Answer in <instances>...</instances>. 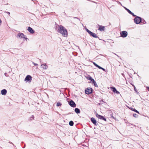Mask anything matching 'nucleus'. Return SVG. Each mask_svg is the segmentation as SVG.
<instances>
[{"mask_svg": "<svg viewBox=\"0 0 149 149\" xmlns=\"http://www.w3.org/2000/svg\"><path fill=\"white\" fill-rule=\"evenodd\" d=\"M57 32L61 34L64 37H67L68 36V32L67 29L63 26L58 25V27H56Z\"/></svg>", "mask_w": 149, "mask_h": 149, "instance_id": "obj_1", "label": "nucleus"}, {"mask_svg": "<svg viewBox=\"0 0 149 149\" xmlns=\"http://www.w3.org/2000/svg\"><path fill=\"white\" fill-rule=\"evenodd\" d=\"M134 22L136 24H139L141 22V18L138 16H136L134 19Z\"/></svg>", "mask_w": 149, "mask_h": 149, "instance_id": "obj_2", "label": "nucleus"}, {"mask_svg": "<svg viewBox=\"0 0 149 149\" xmlns=\"http://www.w3.org/2000/svg\"><path fill=\"white\" fill-rule=\"evenodd\" d=\"M121 36L123 38L126 37L127 35V31H121L120 33Z\"/></svg>", "mask_w": 149, "mask_h": 149, "instance_id": "obj_3", "label": "nucleus"}, {"mask_svg": "<svg viewBox=\"0 0 149 149\" xmlns=\"http://www.w3.org/2000/svg\"><path fill=\"white\" fill-rule=\"evenodd\" d=\"M92 93V89L91 88H88L85 90V93L87 94H89Z\"/></svg>", "mask_w": 149, "mask_h": 149, "instance_id": "obj_4", "label": "nucleus"}, {"mask_svg": "<svg viewBox=\"0 0 149 149\" xmlns=\"http://www.w3.org/2000/svg\"><path fill=\"white\" fill-rule=\"evenodd\" d=\"M69 105L72 107H76V105L75 103L72 100H71L69 102Z\"/></svg>", "mask_w": 149, "mask_h": 149, "instance_id": "obj_5", "label": "nucleus"}, {"mask_svg": "<svg viewBox=\"0 0 149 149\" xmlns=\"http://www.w3.org/2000/svg\"><path fill=\"white\" fill-rule=\"evenodd\" d=\"M96 116L98 118L100 119L101 120H102L105 121H106V119L103 116L99 115L97 113H96Z\"/></svg>", "mask_w": 149, "mask_h": 149, "instance_id": "obj_6", "label": "nucleus"}, {"mask_svg": "<svg viewBox=\"0 0 149 149\" xmlns=\"http://www.w3.org/2000/svg\"><path fill=\"white\" fill-rule=\"evenodd\" d=\"M91 121L95 125L97 126L98 125V123H97L96 120L93 117H92L91 118Z\"/></svg>", "mask_w": 149, "mask_h": 149, "instance_id": "obj_7", "label": "nucleus"}, {"mask_svg": "<svg viewBox=\"0 0 149 149\" xmlns=\"http://www.w3.org/2000/svg\"><path fill=\"white\" fill-rule=\"evenodd\" d=\"M24 36V34L22 33H19L17 34V37L19 38L20 37L21 38H24L25 39H27L26 37H25Z\"/></svg>", "mask_w": 149, "mask_h": 149, "instance_id": "obj_8", "label": "nucleus"}, {"mask_svg": "<svg viewBox=\"0 0 149 149\" xmlns=\"http://www.w3.org/2000/svg\"><path fill=\"white\" fill-rule=\"evenodd\" d=\"M85 77L87 79L90 80L91 81V83L94 80V79L89 75H86L85 76Z\"/></svg>", "mask_w": 149, "mask_h": 149, "instance_id": "obj_9", "label": "nucleus"}, {"mask_svg": "<svg viewBox=\"0 0 149 149\" xmlns=\"http://www.w3.org/2000/svg\"><path fill=\"white\" fill-rule=\"evenodd\" d=\"M32 79V77L30 75H27L25 79V81H29Z\"/></svg>", "mask_w": 149, "mask_h": 149, "instance_id": "obj_10", "label": "nucleus"}, {"mask_svg": "<svg viewBox=\"0 0 149 149\" xmlns=\"http://www.w3.org/2000/svg\"><path fill=\"white\" fill-rule=\"evenodd\" d=\"M98 30L100 31H104L105 29V26L102 25H99Z\"/></svg>", "mask_w": 149, "mask_h": 149, "instance_id": "obj_11", "label": "nucleus"}, {"mask_svg": "<svg viewBox=\"0 0 149 149\" xmlns=\"http://www.w3.org/2000/svg\"><path fill=\"white\" fill-rule=\"evenodd\" d=\"M28 31L31 33H33L35 31H34L31 27H29L28 29Z\"/></svg>", "mask_w": 149, "mask_h": 149, "instance_id": "obj_12", "label": "nucleus"}, {"mask_svg": "<svg viewBox=\"0 0 149 149\" xmlns=\"http://www.w3.org/2000/svg\"><path fill=\"white\" fill-rule=\"evenodd\" d=\"M91 36H93V37L95 38H98L100 40H101L99 38V37L96 35V34L94 33L93 32H92V33L91 34Z\"/></svg>", "mask_w": 149, "mask_h": 149, "instance_id": "obj_13", "label": "nucleus"}, {"mask_svg": "<svg viewBox=\"0 0 149 149\" xmlns=\"http://www.w3.org/2000/svg\"><path fill=\"white\" fill-rule=\"evenodd\" d=\"M7 93V91L6 89H3L1 91V94L2 95H5Z\"/></svg>", "mask_w": 149, "mask_h": 149, "instance_id": "obj_14", "label": "nucleus"}, {"mask_svg": "<svg viewBox=\"0 0 149 149\" xmlns=\"http://www.w3.org/2000/svg\"><path fill=\"white\" fill-rule=\"evenodd\" d=\"M41 66H42V67L43 69H47L48 67V66L46 65V63L42 64Z\"/></svg>", "mask_w": 149, "mask_h": 149, "instance_id": "obj_15", "label": "nucleus"}, {"mask_svg": "<svg viewBox=\"0 0 149 149\" xmlns=\"http://www.w3.org/2000/svg\"><path fill=\"white\" fill-rule=\"evenodd\" d=\"M74 111L77 114L79 113H80V110L78 108H76L75 109Z\"/></svg>", "mask_w": 149, "mask_h": 149, "instance_id": "obj_16", "label": "nucleus"}, {"mask_svg": "<svg viewBox=\"0 0 149 149\" xmlns=\"http://www.w3.org/2000/svg\"><path fill=\"white\" fill-rule=\"evenodd\" d=\"M92 84H94L95 86L96 87H98V86L97 85L96 81L94 80H93L91 82Z\"/></svg>", "mask_w": 149, "mask_h": 149, "instance_id": "obj_17", "label": "nucleus"}, {"mask_svg": "<svg viewBox=\"0 0 149 149\" xmlns=\"http://www.w3.org/2000/svg\"><path fill=\"white\" fill-rule=\"evenodd\" d=\"M131 109L133 111L137 113H138L139 114V112L135 109L131 108Z\"/></svg>", "mask_w": 149, "mask_h": 149, "instance_id": "obj_18", "label": "nucleus"}, {"mask_svg": "<svg viewBox=\"0 0 149 149\" xmlns=\"http://www.w3.org/2000/svg\"><path fill=\"white\" fill-rule=\"evenodd\" d=\"M111 90L114 93V92H115V91H116V88L113 87H111Z\"/></svg>", "mask_w": 149, "mask_h": 149, "instance_id": "obj_19", "label": "nucleus"}, {"mask_svg": "<svg viewBox=\"0 0 149 149\" xmlns=\"http://www.w3.org/2000/svg\"><path fill=\"white\" fill-rule=\"evenodd\" d=\"M141 23L143 24H145L146 22L145 20L144 19H142L141 18Z\"/></svg>", "mask_w": 149, "mask_h": 149, "instance_id": "obj_20", "label": "nucleus"}, {"mask_svg": "<svg viewBox=\"0 0 149 149\" xmlns=\"http://www.w3.org/2000/svg\"><path fill=\"white\" fill-rule=\"evenodd\" d=\"M69 125L71 126H72L74 125V123L73 121H70L69 122Z\"/></svg>", "mask_w": 149, "mask_h": 149, "instance_id": "obj_21", "label": "nucleus"}, {"mask_svg": "<svg viewBox=\"0 0 149 149\" xmlns=\"http://www.w3.org/2000/svg\"><path fill=\"white\" fill-rule=\"evenodd\" d=\"M34 116L33 115L31 117H30L29 120H32L34 119Z\"/></svg>", "mask_w": 149, "mask_h": 149, "instance_id": "obj_22", "label": "nucleus"}, {"mask_svg": "<svg viewBox=\"0 0 149 149\" xmlns=\"http://www.w3.org/2000/svg\"><path fill=\"white\" fill-rule=\"evenodd\" d=\"M124 8L125 9V10H126L129 14L131 12L130 10H129V9H127L125 7H124Z\"/></svg>", "mask_w": 149, "mask_h": 149, "instance_id": "obj_23", "label": "nucleus"}, {"mask_svg": "<svg viewBox=\"0 0 149 149\" xmlns=\"http://www.w3.org/2000/svg\"><path fill=\"white\" fill-rule=\"evenodd\" d=\"M62 105V104L60 103V102H58L57 103V104H56V106L58 107L59 106H61Z\"/></svg>", "mask_w": 149, "mask_h": 149, "instance_id": "obj_24", "label": "nucleus"}, {"mask_svg": "<svg viewBox=\"0 0 149 149\" xmlns=\"http://www.w3.org/2000/svg\"><path fill=\"white\" fill-rule=\"evenodd\" d=\"M133 116L134 117L136 118L138 117V115L137 114L135 113L133 114Z\"/></svg>", "mask_w": 149, "mask_h": 149, "instance_id": "obj_25", "label": "nucleus"}, {"mask_svg": "<svg viewBox=\"0 0 149 149\" xmlns=\"http://www.w3.org/2000/svg\"><path fill=\"white\" fill-rule=\"evenodd\" d=\"M130 14L132 15L134 17H136V15H135L133 13H132V12H130Z\"/></svg>", "mask_w": 149, "mask_h": 149, "instance_id": "obj_26", "label": "nucleus"}, {"mask_svg": "<svg viewBox=\"0 0 149 149\" xmlns=\"http://www.w3.org/2000/svg\"><path fill=\"white\" fill-rule=\"evenodd\" d=\"M114 93H116V94H120V92L118 91L117 90H116V91L114 92Z\"/></svg>", "mask_w": 149, "mask_h": 149, "instance_id": "obj_27", "label": "nucleus"}, {"mask_svg": "<svg viewBox=\"0 0 149 149\" xmlns=\"http://www.w3.org/2000/svg\"><path fill=\"white\" fill-rule=\"evenodd\" d=\"M88 33L90 34V35H91V34L92 33V32H91V31H90V30L89 31H88Z\"/></svg>", "mask_w": 149, "mask_h": 149, "instance_id": "obj_28", "label": "nucleus"}, {"mask_svg": "<svg viewBox=\"0 0 149 149\" xmlns=\"http://www.w3.org/2000/svg\"><path fill=\"white\" fill-rule=\"evenodd\" d=\"M93 64L95 66H96L97 67L98 66V65H97L96 63H95V62H93Z\"/></svg>", "mask_w": 149, "mask_h": 149, "instance_id": "obj_29", "label": "nucleus"}, {"mask_svg": "<svg viewBox=\"0 0 149 149\" xmlns=\"http://www.w3.org/2000/svg\"><path fill=\"white\" fill-rule=\"evenodd\" d=\"M73 18L74 19V18H75V19H78L79 21L80 20V19L79 18H78L77 17H73Z\"/></svg>", "mask_w": 149, "mask_h": 149, "instance_id": "obj_30", "label": "nucleus"}, {"mask_svg": "<svg viewBox=\"0 0 149 149\" xmlns=\"http://www.w3.org/2000/svg\"><path fill=\"white\" fill-rule=\"evenodd\" d=\"M33 64L35 65V66H37L38 65V64L37 63H34V62H33Z\"/></svg>", "mask_w": 149, "mask_h": 149, "instance_id": "obj_31", "label": "nucleus"}, {"mask_svg": "<svg viewBox=\"0 0 149 149\" xmlns=\"http://www.w3.org/2000/svg\"><path fill=\"white\" fill-rule=\"evenodd\" d=\"M9 143L10 144H12L14 146H15V145L12 142L10 141Z\"/></svg>", "mask_w": 149, "mask_h": 149, "instance_id": "obj_32", "label": "nucleus"}, {"mask_svg": "<svg viewBox=\"0 0 149 149\" xmlns=\"http://www.w3.org/2000/svg\"><path fill=\"white\" fill-rule=\"evenodd\" d=\"M132 86H134V90L135 91H136V88L135 87V86L134 85H132Z\"/></svg>", "mask_w": 149, "mask_h": 149, "instance_id": "obj_33", "label": "nucleus"}, {"mask_svg": "<svg viewBox=\"0 0 149 149\" xmlns=\"http://www.w3.org/2000/svg\"><path fill=\"white\" fill-rule=\"evenodd\" d=\"M4 75L6 77L8 76V75H7V74L6 73H5L4 74Z\"/></svg>", "mask_w": 149, "mask_h": 149, "instance_id": "obj_34", "label": "nucleus"}, {"mask_svg": "<svg viewBox=\"0 0 149 149\" xmlns=\"http://www.w3.org/2000/svg\"><path fill=\"white\" fill-rule=\"evenodd\" d=\"M97 68H98L99 69H101L102 67L98 65Z\"/></svg>", "mask_w": 149, "mask_h": 149, "instance_id": "obj_35", "label": "nucleus"}, {"mask_svg": "<svg viewBox=\"0 0 149 149\" xmlns=\"http://www.w3.org/2000/svg\"><path fill=\"white\" fill-rule=\"evenodd\" d=\"M101 69H102V70H103V71H105H105H105V70L104 69V68H101Z\"/></svg>", "mask_w": 149, "mask_h": 149, "instance_id": "obj_36", "label": "nucleus"}, {"mask_svg": "<svg viewBox=\"0 0 149 149\" xmlns=\"http://www.w3.org/2000/svg\"><path fill=\"white\" fill-rule=\"evenodd\" d=\"M5 12L6 13H7L9 15H10V12Z\"/></svg>", "mask_w": 149, "mask_h": 149, "instance_id": "obj_37", "label": "nucleus"}, {"mask_svg": "<svg viewBox=\"0 0 149 149\" xmlns=\"http://www.w3.org/2000/svg\"><path fill=\"white\" fill-rule=\"evenodd\" d=\"M111 117L113 118H114V117L112 116V114L111 115Z\"/></svg>", "mask_w": 149, "mask_h": 149, "instance_id": "obj_38", "label": "nucleus"}, {"mask_svg": "<svg viewBox=\"0 0 149 149\" xmlns=\"http://www.w3.org/2000/svg\"><path fill=\"white\" fill-rule=\"evenodd\" d=\"M86 31L87 32H88V31H89V30L88 29H86Z\"/></svg>", "mask_w": 149, "mask_h": 149, "instance_id": "obj_39", "label": "nucleus"}, {"mask_svg": "<svg viewBox=\"0 0 149 149\" xmlns=\"http://www.w3.org/2000/svg\"><path fill=\"white\" fill-rule=\"evenodd\" d=\"M147 88H148V91H149V87H147Z\"/></svg>", "mask_w": 149, "mask_h": 149, "instance_id": "obj_40", "label": "nucleus"}, {"mask_svg": "<svg viewBox=\"0 0 149 149\" xmlns=\"http://www.w3.org/2000/svg\"><path fill=\"white\" fill-rule=\"evenodd\" d=\"M122 75H123V76L124 75V74L123 73H122Z\"/></svg>", "mask_w": 149, "mask_h": 149, "instance_id": "obj_41", "label": "nucleus"}, {"mask_svg": "<svg viewBox=\"0 0 149 149\" xmlns=\"http://www.w3.org/2000/svg\"><path fill=\"white\" fill-rule=\"evenodd\" d=\"M102 101V102H104L103 100H102V101H101L100 102Z\"/></svg>", "mask_w": 149, "mask_h": 149, "instance_id": "obj_42", "label": "nucleus"}]
</instances>
